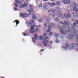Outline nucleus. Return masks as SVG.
I'll return each instance as SVG.
<instances>
[{
    "label": "nucleus",
    "instance_id": "nucleus-1",
    "mask_svg": "<svg viewBox=\"0 0 78 78\" xmlns=\"http://www.w3.org/2000/svg\"><path fill=\"white\" fill-rule=\"evenodd\" d=\"M73 30L74 33L75 34L74 36L76 37V44L77 45V46H78V34L76 33L77 32V30L75 29H74V27L73 26V27H71L70 29L69 30V31H67L66 32H64L63 30H62V29H60V32L62 34H66L67 33H70Z\"/></svg>",
    "mask_w": 78,
    "mask_h": 78
},
{
    "label": "nucleus",
    "instance_id": "nucleus-2",
    "mask_svg": "<svg viewBox=\"0 0 78 78\" xmlns=\"http://www.w3.org/2000/svg\"><path fill=\"white\" fill-rule=\"evenodd\" d=\"M39 37V39H41V40H43V41H43V43L44 45H45V46H47V44L45 43V42H46L47 44H48V41L47 40V39H48V37H44L43 36L41 35Z\"/></svg>",
    "mask_w": 78,
    "mask_h": 78
},
{
    "label": "nucleus",
    "instance_id": "nucleus-3",
    "mask_svg": "<svg viewBox=\"0 0 78 78\" xmlns=\"http://www.w3.org/2000/svg\"><path fill=\"white\" fill-rule=\"evenodd\" d=\"M48 24L49 25V26H48V28L49 30H47L46 31V33H48V32H50V30H51V27H54L55 26V24L52 23H48Z\"/></svg>",
    "mask_w": 78,
    "mask_h": 78
},
{
    "label": "nucleus",
    "instance_id": "nucleus-4",
    "mask_svg": "<svg viewBox=\"0 0 78 78\" xmlns=\"http://www.w3.org/2000/svg\"><path fill=\"white\" fill-rule=\"evenodd\" d=\"M29 23L30 26H31L30 27V30L29 31L30 33H34V27H37V25H32V24H33V23H31L30 22H29Z\"/></svg>",
    "mask_w": 78,
    "mask_h": 78
},
{
    "label": "nucleus",
    "instance_id": "nucleus-5",
    "mask_svg": "<svg viewBox=\"0 0 78 78\" xmlns=\"http://www.w3.org/2000/svg\"><path fill=\"white\" fill-rule=\"evenodd\" d=\"M58 15H51L49 14V15L53 17L56 22H59L60 20L59 19V14L57 13Z\"/></svg>",
    "mask_w": 78,
    "mask_h": 78
},
{
    "label": "nucleus",
    "instance_id": "nucleus-6",
    "mask_svg": "<svg viewBox=\"0 0 78 78\" xmlns=\"http://www.w3.org/2000/svg\"><path fill=\"white\" fill-rule=\"evenodd\" d=\"M71 6H72L73 9L74 10V11H75L76 12L78 11V5H76V4L73 3L71 4Z\"/></svg>",
    "mask_w": 78,
    "mask_h": 78
},
{
    "label": "nucleus",
    "instance_id": "nucleus-7",
    "mask_svg": "<svg viewBox=\"0 0 78 78\" xmlns=\"http://www.w3.org/2000/svg\"><path fill=\"white\" fill-rule=\"evenodd\" d=\"M68 23H68V22L66 21H64V23L62 21L59 22L60 23H61V24H62V25H63V26L62 27V28H63V29H66V27L64 25H69Z\"/></svg>",
    "mask_w": 78,
    "mask_h": 78
},
{
    "label": "nucleus",
    "instance_id": "nucleus-8",
    "mask_svg": "<svg viewBox=\"0 0 78 78\" xmlns=\"http://www.w3.org/2000/svg\"><path fill=\"white\" fill-rule=\"evenodd\" d=\"M62 2L65 5H69L71 3L69 0H63Z\"/></svg>",
    "mask_w": 78,
    "mask_h": 78
},
{
    "label": "nucleus",
    "instance_id": "nucleus-9",
    "mask_svg": "<svg viewBox=\"0 0 78 78\" xmlns=\"http://www.w3.org/2000/svg\"><path fill=\"white\" fill-rule=\"evenodd\" d=\"M27 4H28V3L27 2H25L24 4H21L19 6L20 8L21 9L23 8H25V7L27 6Z\"/></svg>",
    "mask_w": 78,
    "mask_h": 78
},
{
    "label": "nucleus",
    "instance_id": "nucleus-10",
    "mask_svg": "<svg viewBox=\"0 0 78 78\" xmlns=\"http://www.w3.org/2000/svg\"><path fill=\"white\" fill-rule=\"evenodd\" d=\"M57 13L58 14L59 17H60L61 19H64V16H63V15H62L61 13V12H60V11L59 10L57 12Z\"/></svg>",
    "mask_w": 78,
    "mask_h": 78
},
{
    "label": "nucleus",
    "instance_id": "nucleus-11",
    "mask_svg": "<svg viewBox=\"0 0 78 78\" xmlns=\"http://www.w3.org/2000/svg\"><path fill=\"white\" fill-rule=\"evenodd\" d=\"M64 17L66 19H69V18H70L71 17V15L69 14H64Z\"/></svg>",
    "mask_w": 78,
    "mask_h": 78
},
{
    "label": "nucleus",
    "instance_id": "nucleus-12",
    "mask_svg": "<svg viewBox=\"0 0 78 78\" xmlns=\"http://www.w3.org/2000/svg\"><path fill=\"white\" fill-rule=\"evenodd\" d=\"M20 15H21L22 17H28V14H27L26 13H20Z\"/></svg>",
    "mask_w": 78,
    "mask_h": 78
},
{
    "label": "nucleus",
    "instance_id": "nucleus-13",
    "mask_svg": "<svg viewBox=\"0 0 78 78\" xmlns=\"http://www.w3.org/2000/svg\"><path fill=\"white\" fill-rule=\"evenodd\" d=\"M48 4L49 6L51 8H53V7H54V6H56V4H55V3L54 2L51 3L50 2H48Z\"/></svg>",
    "mask_w": 78,
    "mask_h": 78
},
{
    "label": "nucleus",
    "instance_id": "nucleus-14",
    "mask_svg": "<svg viewBox=\"0 0 78 78\" xmlns=\"http://www.w3.org/2000/svg\"><path fill=\"white\" fill-rule=\"evenodd\" d=\"M35 37L32 38V41L34 43H35V41H34L35 40H36L37 39V34H35Z\"/></svg>",
    "mask_w": 78,
    "mask_h": 78
},
{
    "label": "nucleus",
    "instance_id": "nucleus-15",
    "mask_svg": "<svg viewBox=\"0 0 78 78\" xmlns=\"http://www.w3.org/2000/svg\"><path fill=\"white\" fill-rule=\"evenodd\" d=\"M32 17L33 19H34V20H37V17L36 16V15L34 14H33V16Z\"/></svg>",
    "mask_w": 78,
    "mask_h": 78
},
{
    "label": "nucleus",
    "instance_id": "nucleus-16",
    "mask_svg": "<svg viewBox=\"0 0 78 78\" xmlns=\"http://www.w3.org/2000/svg\"><path fill=\"white\" fill-rule=\"evenodd\" d=\"M44 18H42L41 19H39L38 21L39 22V23H41L42 21H44Z\"/></svg>",
    "mask_w": 78,
    "mask_h": 78
},
{
    "label": "nucleus",
    "instance_id": "nucleus-17",
    "mask_svg": "<svg viewBox=\"0 0 78 78\" xmlns=\"http://www.w3.org/2000/svg\"><path fill=\"white\" fill-rule=\"evenodd\" d=\"M73 15L74 16V17H77L78 18V14L76 13H73Z\"/></svg>",
    "mask_w": 78,
    "mask_h": 78
},
{
    "label": "nucleus",
    "instance_id": "nucleus-18",
    "mask_svg": "<svg viewBox=\"0 0 78 78\" xmlns=\"http://www.w3.org/2000/svg\"><path fill=\"white\" fill-rule=\"evenodd\" d=\"M15 2L16 3H18V4H20V3H21V2L19 0H16Z\"/></svg>",
    "mask_w": 78,
    "mask_h": 78
},
{
    "label": "nucleus",
    "instance_id": "nucleus-19",
    "mask_svg": "<svg viewBox=\"0 0 78 78\" xmlns=\"http://www.w3.org/2000/svg\"><path fill=\"white\" fill-rule=\"evenodd\" d=\"M14 22H16V26H15V27H17V25L19 23V22L17 20H16L15 21L13 22V23H14Z\"/></svg>",
    "mask_w": 78,
    "mask_h": 78
},
{
    "label": "nucleus",
    "instance_id": "nucleus-20",
    "mask_svg": "<svg viewBox=\"0 0 78 78\" xmlns=\"http://www.w3.org/2000/svg\"><path fill=\"white\" fill-rule=\"evenodd\" d=\"M46 20L47 22H50L51 20L50 18L48 17H47L46 18Z\"/></svg>",
    "mask_w": 78,
    "mask_h": 78
},
{
    "label": "nucleus",
    "instance_id": "nucleus-21",
    "mask_svg": "<svg viewBox=\"0 0 78 78\" xmlns=\"http://www.w3.org/2000/svg\"><path fill=\"white\" fill-rule=\"evenodd\" d=\"M43 8L44 9H47L48 8V6L47 5H44Z\"/></svg>",
    "mask_w": 78,
    "mask_h": 78
},
{
    "label": "nucleus",
    "instance_id": "nucleus-22",
    "mask_svg": "<svg viewBox=\"0 0 78 78\" xmlns=\"http://www.w3.org/2000/svg\"><path fill=\"white\" fill-rule=\"evenodd\" d=\"M73 35H70L69 36V39H72L73 38Z\"/></svg>",
    "mask_w": 78,
    "mask_h": 78
},
{
    "label": "nucleus",
    "instance_id": "nucleus-23",
    "mask_svg": "<svg viewBox=\"0 0 78 78\" xmlns=\"http://www.w3.org/2000/svg\"><path fill=\"white\" fill-rule=\"evenodd\" d=\"M33 10H27V12H33Z\"/></svg>",
    "mask_w": 78,
    "mask_h": 78
},
{
    "label": "nucleus",
    "instance_id": "nucleus-24",
    "mask_svg": "<svg viewBox=\"0 0 78 78\" xmlns=\"http://www.w3.org/2000/svg\"><path fill=\"white\" fill-rule=\"evenodd\" d=\"M51 12L53 13V14H55V11H56V10H53L51 9Z\"/></svg>",
    "mask_w": 78,
    "mask_h": 78
},
{
    "label": "nucleus",
    "instance_id": "nucleus-25",
    "mask_svg": "<svg viewBox=\"0 0 78 78\" xmlns=\"http://www.w3.org/2000/svg\"><path fill=\"white\" fill-rule=\"evenodd\" d=\"M56 4L57 5H61V3H60V2H56Z\"/></svg>",
    "mask_w": 78,
    "mask_h": 78
},
{
    "label": "nucleus",
    "instance_id": "nucleus-26",
    "mask_svg": "<svg viewBox=\"0 0 78 78\" xmlns=\"http://www.w3.org/2000/svg\"><path fill=\"white\" fill-rule=\"evenodd\" d=\"M38 6L40 8H42V4H39Z\"/></svg>",
    "mask_w": 78,
    "mask_h": 78
},
{
    "label": "nucleus",
    "instance_id": "nucleus-27",
    "mask_svg": "<svg viewBox=\"0 0 78 78\" xmlns=\"http://www.w3.org/2000/svg\"><path fill=\"white\" fill-rule=\"evenodd\" d=\"M14 5H15V6H16V7H18V5H17V3H16V2L15 3Z\"/></svg>",
    "mask_w": 78,
    "mask_h": 78
},
{
    "label": "nucleus",
    "instance_id": "nucleus-28",
    "mask_svg": "<svg viewBox=\"0 0 78 78\" xmlns=\"http://www.w3.org/2000/svg\"><path fill=\"white\" fill-rule=\"evenodd\" d=\"M48 4V2H45L44 4V5H45V6H47Z\"/></svg>",
    "mask_w": 78,
    "mask_h": 78
},
{
    "label": "nucleus",
    "instance_id": "nucleus-29",
    "mask_svg": "<svg viewBox=\"0 0 78 78\" xmlns=\"http://www.w3.org/2000/svg\"><path fill=\"white\" fill-rule=\"evenodd\" d=\"M30 8L31 9H33V6L31 5H30Z\"/></svg>",
    "mask_w": 78,
    "mask_h": 78
},
{
    "label": "nucleus",
    "instance_id": "nucleus-30",
    "mask_svg": "<svg viewBox=\"0 0 78 78\" xmlns=\"http://www.w3.org/2000/svg\"><path fill=\"white\" fill-rule=\"evenodd\" d=\"M75 46V44H72V47H74Z\"/></svg>",
    "mask_w": 78,
    "mask_h": 78
},
{
    "label": "nucleus",
    "instance_id": "nucleus-31",
    "mask_svg": "<svg viewBox=\"0 0 78 78\" xmlns=\"http://www.w3.org/2000/svg\"><path fill=\"white\" fill-rule=\"evenodd\" d=\"M43 37H45V36H47V34H43Z\"/></svg>",
    "mask_w": 78,
    "mask_h": 78
},
{
    "label": "nucleus",
    "instance_id": "nucleus-32",
    "mask_svg": "<svg viewBox=\"0 0 78 78\" xmlns=\"http://www.w3.org/2000/svg\"><path fill=\"white\" fill-rule=\"evenodd\" d=\"M55 37H58L59 35L58 34H55Z\"/></svg>",
    "mask_w": 78,
    "mask_h": 78
},
{
    "label": "nucleus",
    "instance_id": "nucleus-33",
    "mask_svg": "<svg viewBox=\"0 0 78 78\" xmlns=\"http://www.w3.org/2000/svg\"><path fill=\"white\" fill-rule=\"evenodd\" d=\"M66 47H69V45H68V44H67V42H66Z\"/></svg>",
    "mask_w": 78,
    "mask_h": 78
},
{
    "label": "nucleus",
    "instance_id": "nucleus-34",
    "mask_svg": "<svg viewBox=\"0 0 78 78\" xmlns=\"http://www.w3.org/2000/svg\"><path fill=\"white\" fill-rule=\"evenodd\" d=\"M13 9H14V11H17V9L16 8H13Z\"/></svg>",
    "mask_w": 78,
    "mask_h": 78
},
{
    "label": "nucleus",
    "instance_id": "nucleus-35",
    "mask_svg": "<svg viewBox=\"0 0 78 78\" xmlns=\"http://www.w3.org/2000/svg\"><path fill=\"white\" fill-rule=\"evenodd\" d=\"M25 0H26V2H29V1H30V0H23L22 1L25 2Z\"/></svg>",
    "mask_w": 78,
    "mask_h": 78
},
{
    "label": "nucleus",
    "instance_id": "nucleus-36",
    "mask_svg": "<svg viewBox=\"0 0 78 78\" xmlns=\"http://www.w3.org/2000/svg\"><path fill=\"white\" fill-rule=\"evenodd\" d=\"M52 34H53V33H52V32H50L49 33V35H52Z\"/></svg>",
    "mask_w": 78,
    "mask_h": 78
},
{
    "label": "nucleus",
    "instance_id": "nucleus-37",
    "mask_svg": "<svg viewBox=\"0 0 78 78\" xmlns=\"http://www.w3.org/2000/svg\"><path fill=\"white\" fill-rule=\"evenodd\" d=\"M44 26L45 27H47V25L46 23H45L44 24Z\"/></svg>",
    "mask_w": 78,
    "mask_h": 78
},
{
    "label": "nucleus",
    "instance_id": "nucleus-38",
    "mask_svg": "<svg viewBox=\"0 0 78 78\" xmlns=\"http://www.w3.org/2000/svg\"><path fill=\"white\" fill-rule=\"evenodd\" d=\"M41 25H39L37 27V28H41Z\"/></svg>",
    "mask_w": 78,
    "mask_h": 78
},
{
    "label": "nucleus",
    "instance_id": "nucleus-39",
    "mask_svg": "<svg viewBox=\"0 0 78 78\" xmlns=\"http://www.w3.org/2000/svg\"><path fill=\"white\" fill-rule=\"evenodd\" d=\"M51 9L49 10L48 11V12H49V13L51 12Z\"/></svg>",
    "mask_w": 78,
    "mask_h": 78
},
{
    "label": "nucleus",
    "instance_id": "nucleus-40",
    "mask_svg": "<svg viewBox=\"0 0 78 78\" xmlns=\"http://www.w3.org/2000/svg\"><path fill=\"white\" fill-rule=\"evenodd\" d=\"M35 30L36 31H38L39 29H38V28H37V29H35Z\"/></svg>",
    "mask_w": 78,
    "mask_h": 78
},
{
    "label": "nucleus",
    "instance_id": "nucleus-41",
    "mask_svg": "<svg viewBox=\"0 0 78 78\" xmlns=\"http://www.w3.org/2000/svg\"><path fill=\"white\" fill-rule=\"evenodd\" d=\"M61 26H60V25H58V26H57V27L58 28H61Z\"/></svg>",
    "mask_w": 78,
    "mask_h": 78
},
{
    "label": "nucleus",
    "instance_id": "nucleus-42",
    "mask_svg": "<svg viewBox=\"0 0 78 78\" xmlns=\"http://www.w3.org/2000/svg\"><path fill=\"white\" fill-rule=\"evenodd\" d=\"M50 1L51 2H54L55 1V0H50Z\"/></svg>",
    "mask_w": 78,
    "mask_h": 78
},
{
    "label": "nucleus",
    "instance_id": "nucleus-43",
    "mask_svg": "<svg viewBox=\"0 0 78 78\" xmlns=\"http://www.w3.org/2000/svg\"><path fill=\"white\" fill-rule=\"evenodd\" d=\"M31 22H32V23H34V20H31Z\"/></svg>",
    "mask_w": 78,
    "mask_h": 78
},
{
    "label": "nucleus",
    "instance_id": "nucleus-44",
    "mask_svg": "<svg viewBox=\"0 0 78 78\" xmlns=\"http://www.w3.org/2000/svg\"><path fill=\"white\" fill-rule=\"evenodd\" d=\"M55 42H56V43H58V42H59V41L57 40H56L55 41Z\"/></svg>",
    "mask_w": 78,
    "mask_h": 78
},
{
    "label": "nucleus",
    "instance_id": "nucleus-45",
    "mask_svg": "<svg viewBox=\"0 0 78 78\" xmlns=\"http://www.w3.org/2000/svg\"><path fill=\"white\" fill-rule=\"evenodd\" d=\"M23 34L24 36H26V34H24V33H23Z\"/></svg>",
    "mask_w": 78,
    "mask_h": 78
},
{
    "label": "nucleus",
    "instance_id": "nucleus-46",
    "mask_svg": "<svg viewBox=\"0 0 78 78\" xmlns=\"http://www.w3.org/2000/svg\"><path fill=\"white\" fill-rule=\"evenodd\" d=\"M43 51H44V49H42L40 51L42 52Z\"/></svg>",
    "mask_w": 78,
    "mask_h": 78
},
{
    "label": "nucleus",
    "instance_id": "nucleus-47",
    "mask_svg": "<svg viewBox=\"0 0 78 78\" xmlns=\"http://www.w3.org/2000/svg\"><path fill=\"white\" fill-rule=\"evenodd\" d=\"M44 2H47L48 1V0H42Z\"/></svg>",
    "mask_w": 78,
    "mask_h": 78
},
{
    "label": "nucleus",
    "instance_id": "nucleus-48",
    "mask_svg": "<svg viewBox=\"0 0 78 78\" xmlns=\"http://www.w3.org/2000/svg\"><path fill=\"white\" fill-rule=\"evenodd\" d=\"M73 25H74V26H75V25H76V23H73Z\"/></svg>",
    "mask_w": 78,
    "mask_h": 78
},
{
    "label": "nucleus",
    "instance_id": "nucleus-49",
    "mask_svg": "<svg viewBox=\"0 0 78 78\" xmlns=\"http://www.w3.org/2000/svg\"><path fill=\"white\" fill-rule=\"evenodd\" d=\"M62 48H65V49L67 48H65V47H62Z\"/></svg>",
    "mask_w": 78,
    "mask_h": 78
},
{
    "label": "nucleus",
    "instance_id": "nucleus-50",
    "mask_svg": "<svg viewBox=\"0 0 78 78\" xmlns=\"http://www.w3.org/2000/svg\"><path fill=\"white\" fill-rule=\"evenodd\" d=\"M30 14H31V13H29L28 15H30Z\"/></svg>",
    "mask_w": 78,
    "mask_h": 78
},
{
    "label": "nucleus",
    "instance_id": "nucleus-51",
    "mask_svg": "<svg viewBox=\"0 0 78 78\" xmlns=\"http://www.w3.org/2000/svg\"><path fill=\"white\" fill-rule=\"evenodd\" d=\"M52 43H53V42L52 41H51L50 42V44H52Z\"/></svg>",
    "mask_w": 78,
    "mask_h": 78
},
{
    "label": "nucleus",
    "instance_id": "nucleus-52",
    "mask_svg": "<svg viewBox=\"0 0 78 78\" xmlns=\"http://www.w3.org/2000/svg\"><path fill=\"white\" fill-rule=\"evenodd\" d=\"M2 78H4V77H2Z\"/></svg>",
    "mask_w": 78,
    "mask_h": 78
}]
</instances>
